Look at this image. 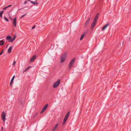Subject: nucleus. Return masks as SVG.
Wrapping results in <instances>:
<instances>
[{
  "label": "nucleus",
  "mask_w": 131,
  "mask_h": 131,
  "mask_svg": "<svg viewBox=\"0 0 131 131\" xmlns=\"http://www.w3.org/2000/svg\"><path fill=\"white\" fill-rule=\"evenodd\" d=\"M67 53L66 52L64 53L60 57V62L62 63L64 62L66 60L67 57Z\"/></svg>",
  "instance_id": "f257e3e1"
},
{
  "label": "nucleus",
  "mask_w": 131,
  "mask_h": 131,
  "mask_svg": "<svg viewBox=\"0 0 131 131\" xmlns=\"http://www.w3.org/2000/svg\"><path fill=\"white\" fill-rule=\"evenodd\" d=\"M60 79H58L57 81L54 83L53 87L54 88H57L60 84Z\"/></svg>",
  "instance_id": "f03ea898"
},
{
  "label": "nucleus",
  "mask_w": 131,
  "mask_h": 131,
  "mask_svg": "<svg viewBox=\"0 0 131 131\" xmlns=\"http://www.w3.org/2000/svg\"><path fill=\"white\" fill-rule=\"evenodd\" d=\"M75 58H73L71 61L69 66V68L70 69L72 66V65L74 64L75 62Z\"/></svg>",
  "instance_id": "7ed1b4c3"
},
{
  "label": "nucleus",
  "mask_w": 131,
  "mask_h": 131,
  "mask_svg": "<svg viewBox=\"0 0 131 131\" xmlns=\"http://www.w3.org/2000/svg\"><path fill=\"white\" fill-rule=\"evenodd\" d=\"M48 106V104H46L42 109L41 111L40 112V114H42L43 112L45 111L47 109Z\"/></svg>",
  "instance_id": "20e7f679"
},
{
  "label": "nucleus",
  "mask_w": 131,
  "mask_h": 131,
  "mask_svg": "<svg viewBox=\"0 0 131 131\" xmlns=\"http://www.w3.org/2000/svg\"><path fill=\"white\" fill-rule=\"evenodd\" d=\"M69 115H66L63 119V121L62 123L63 125H64L65 124L67 121Z\"/></svg>",
  "instance_id": "39448f33"
},
{
  "label": "nucleus",
  "mask_w": 131,
  "mask_h": 131,
  "mask_svg": "<svg viewBox=\"0 0 131 131\" xmlns=\"http://www.w3.org/2000/svg\"><path fill=\"white\" fill-rule=\"evenodd\" d=\"M36 56L34 55L30 59V62L31 63L33 62L36 59Z\"/></svg>",
  "instance_id": "423d86ee"
},
{
  "label": "nucleus",
  "mask_w": 131,
  "mask_h": 131,
  "mask_svg": "<svg viewBox=\"0 0 131 131\" xmlns=\"http://www.w3.org/2000/svg\"><path fill=\"white\" fill-rule=\"evenodd\" d=\"M96 23V22L93 21V23L91 24V29L92 30H93V29Z\"/></svg>",
  "instance_id": "0eeeda50"
},
{
  "label": "nucleus",
  "mask_w": 131,
  "mask_h": 131,
  "mask_svg": "<svg viewBox=\"0 0 131 131\" xmlns=\"http://www.w3.org/2000/svg\"><path fill=\"white\" fill-rule=\"evenodd\" d=\"M99 13H97L96 15L94 20L93 21H94L97 23V20L98 19V17L99 16Z\"/></svg>",
  "instance_id": "6e6552de"
},
{
  "label": "nucleus",
  "mask_w": 131,
  "mask_h": 131,
  "mask_svg": "<svg viewBox=\"0 0 131 131\" xmlns=\"http://www.w3.org/2000/svg\"><path fill=\"white\" fill-rule=\"evenodd\" d=\"M90 18H88L87 20L86 21L84 25V27H86L87 25L89 24V22L90 21Z\"/></svg>",
  "instance_id": "1a4fd4ad"
},
{
  "label": "nucleus",
  "mask_w": 131,
  "mask_h": 131,
  "mask_svg": "<svg viewBox=\"0 0 131 131\" xmlns=\"http://www.w3.org/2000/svg\"><path fill=\"white\" fill-rule=\"evenodd\" d=\"M13 20V23L15 27H16V17H15V18H14V19Z\"/></svg>",
  "instance_id": "9d476101"
},
{
  "label": "nucleus",
  "mask_w": 131,
  "mask_h": 131,
  "mask_svg": "<svg viewBox=\"0 0 131 131\" xmlns=\"http://www.w3.org/2000/svg\"><path fill=\"white\" fill-rule=\"evenodd\" d=\"M109 23H108L106 24L102 28V30H105L106 28V27L108 26L109 25Z\"/></svg>",
  "instance_id": "9b49d317"
},
{
  "label": "nucleus",
  "mask_w": 131,
  "mask_h": 131,
  "mask_svg": "<svg viewBox=\"0 0 131 131\" xmlns=\"http://www.w3.org/2000/svg\"><path fill=\"white\" fill-rule=\"evenodd\" d=\"M6 115H1V119L4 122H5L6 119Z\"/></svg>",
  "instance_id": "f8f14e48"
},
{
  "label": "nucleus",
  "mask_w": 131,
  "mask_h": 131,
  "mask_svg": "<svg viewBox=\"0 0 131 131\" xmlns=\"http://www.w3.org/2000/svg\"><path fill=\"white\" fill-rule=\"evenodd\" d=\"M15 76L14 75L13 76L12 78L10 83V85H11L13 83V81L15 78Z\"/></svg>",
  "instance_id": "ddd939ff"
},
{
  "label": "nucleus",
  "mask_w": 131,
  "mask_h": 131,
  "mask_svg": "<svg viewBox=\"0 0 131 131\" xmlns=\"http://www.w3.org/2000/svg\"><path fill=\"white\" fill-rule=\"evenodd\" d=\"M16 38V36L15 35H14V36L13 38L11 40H9V41L12 42H13L14 40Z\"/></svg>",
  "instance_id": "4468645a"
},
{
  "label": "nucleus",
  "mask_w": 131,
  "mask_h": 131,
  "mask_svg": "<svg viewBox=\"0 0 131 131\" xmlns=\"http://www.w3.org/2000/svg\"><path fill=\"white\" fill-rule=\"evenodd\" d=\"M58 126V124H57L52 129V131H54L57 128Z\"/></svg>",
  "instance_id": "2eb2a0df"
},
{
  "label": "nucleus",
  "mask_w": 131,
  "mask_h": 131,
  "mask_svg": "<svg viewBox=\"0 0 131 131\" xmlns=\"http://www.w3.org/2000/svg\"><path fill=\"white\" fill-rule=\"evenodd\" d=\"M12 48V46H11L10 47L8 48V53H10L11 52Z\"/></svg>",
  "instance_id": "dca6fc26"
},
{
  "label": "nucleus",
  "mask_w": 131,
  "mask_h": 131,
  "mask_svg": "<svg viewBox=\"0 0 131 131\" xmlns=\"http://www.w3.org/2000/svg\"><path fill=\"white\" fill-rule=\"evenodd\" d=\"M4 42H5L3 40L0 41V46H3L4 45Z\"/></svg>",
  "instance_id": "f3484780"
},
{
  "label": "nucleus",
  "mask_w": 131,
  "mask_h": 131,
  "mask_svg": "<svg viewBox=\"0 0 131 131\" xmlns=\"http://www.w3.org/2000/svg\"><path fill=\"white\" fill-rule=\"evenodd\" d=\"M31 67V66H29L27 67L25 69L23 72V73H24L26 71H27Z\"/></svg>",
  "instance_id": "a211bd4d"
},
{
  "label": "nucleus",
  "mask_w": 131,
  "mask_h": 131,
  "mask_svg": "<svg viewBox=\"0 0 131 131\" xmlns=\"http://www.w3.org/2000/svg\"><path fill=\"white\" fill-rule=\"evenodd\" d=\"M12 37L11 36H7L6 38V39L7 40H9L11 39Z\"/></svg>",
  "instance_id": "6ab92c4d"
},
{
  "label": "nucleus",
  "mask_w": 131,
  "mask_h": 131,
  "mask_svg": "<svg viewBox=\"0 0 131 131\" xmlns=\"http://www.w3.org/2000/svg\"><path fill=\"white\" fill-rule=\"evenodd\" d=\"M32 4H38V3L37 2V1H36L35 2H32V1H31L30 2Z\"/></svg>",
  "instance_id": "aec40b11"
},
{
  "label": "nucleus",
  "mask_w": 131,
  "mask_h": 131,
  "mask_svg": "<svg viewBox=\"0 0 131 131\" xmlns=\"http://www.w3.org/2000/svg\"><path fill=\"white\" fill-rule=\"evenodd\" d=\"M4 12V10H2L0 12V17L1 18H2V15Z\"/></svg>",
  "instance_id": "412c9836"
},
{
  "label": "nucleus",
  "mask_w": 131,
  "mask_h": 131,
  "mask_svg": "<svg viewBox=\"0 0 131 131\" xmlns=\"http://www.w3.org/2000/svg\"><path fill=\"white\" fill-rule=\"evenodd\" d=\"M84 34H83L81 35L80 39V40H82L83 39V37H84Z\"/></svg>",
  "instance_id": "4be33fe9"
},
{
  "label": "nucleus",
  "mask_w": 131,
  "mask_h": 131,
  "mask_svg": "<svg viewBox=\"0 0 131 131\" xmlns=\"http://www.w3.org/2000/svg\"><path fill=\"white\" fill-rule=\"evenodd\" d=\"M18 102L21 105H23V102L21 100H19Z\"/></svg>",
  "instance_id": "5701e85b"
},
{
  "label": "nucleus",
  "mask_w": 131,
  "mask_h": 131,
  "mask_svg": "<svg viewBox=\"0 0 131 131\" xmlns=\"http://www.w3.org/2000/svg\"><path fill=\"white\" fill-rule=\"evenodd\" d=\"M12 6V5H9L8 6L6 7H5L4 8H3V10H5V9H6L7 8H8V7H11Z\"/></svg>",
  "instance_id": "b1692460"
},
{
  "label": "nucleus",
  "mask_w": 131,
  "mask_h": 131,
  "mask_svg": "<svg viewBox=\"0 0 131 131\" xmlns=\"http://www.w3.org/2000/svg\"><path fill=\"white\" fill-rule=\"evenodd\" d=\"M4 19L7 21H9V20H8L7 18L5 16H4Z\"/></svg>",
  "instance_id": "393cba45"
},
{
  "label": "nucleus",
  "mask_w": 131,
  "mask_h": 131,
  "mask_svg": "<svg viewBox=\"0 0 131 131\" xmlns=\"http://www.w3.org/2000/svg\"><path fill=\"white\" fill-rule=\"evenodd\" d=\"M4 49H3L0 52V55H1L3 53V51L4 50Z\"/></svg>",
  "instance_id": "a878e982"
},
{
  "label": "nucleus",
  "mask_w": 131,
  "mask_h": 131,
  "mask_svg": "<svg viewBox=\"0 0 131 131\" xmlns=\"http://www.w3.org/2000/svg\"><path fill=\"white\" fill-rule=\"evenodd\" d=\"M27 14V13H26V14H25L21 16V17L20 18H23V17H24Z\"/></svg>",
  "instance_id": "bb28decb"
},
{
  "label": "nucleus",
  "mask_w": 131,
  "mask_h": 131,
  "mask_svg": "<svg viewBox=\"0 0 131 131\" xmlns=\"http://www.w3.org/2000/svg\"><path fill=\"white\" fill-rule=\"evenodd\" d=\"M1 115H6V114L3 111L2 112Z\"/></svg>",
  "instance_id": "cd10ccee"
},
{
  "label": "nucleus",
  "mask_w": 131,
  "mask_h": 131,
  "mask_svg": "<svg viewBox=\"0 0 131 131\" xmlns=\"http://www.w3.org/2000/svg\"><path fill=\"white\" fill-rule=\"evenodd\" d=\"M16 62L15 61H14L13 63V66H14Z\"/></svg>",
  "instance_id": "c85d7f7f"
},
{
  "label": "nucleus",
  "mask_w": 131,
  "mask_h": 131,
  "mask_svg": "<svg viewBox=\"0 0 131 131\" xmlns=\"http://www.w3.org/2000/svg\"><path fill=\"white\" fill-rule=\"evenodd\" d=\"M35 26H36V25H34V26H33L32 28V29H34V28H35Z\"/></svg>",
  "instance_id": "c756f323"
},
{
  "label": "nucleus",
  "mask_w": 131,
  "mask_h": 131,
  "mask_svg": "<svg viewBox=\"0 0 131 131\" xmlns=\"http://www.w3.org/2000/svg\"><path fill=\"white\" fill-rule=\"evenodd\" d=\"M70 113V111H69L66 115H69Z\"/></svg>",
  "instance_id": "7c9ffc66"
},
{
  "label": "nucleus",
  "mask_w": 131,
  "mask_h": 131,
  "mask_svg": "<svg viewBox=\"0 0 131 131\" xmlns=\"http://www.w3.org/2000/svg\"><path fill=\"white\" fill-rule=\"evenodd\" d=\"M27 3V2L26 1H25L24 2V4H26Z\"/></svg>",
  "instance_id": "2f4dec72"
},
{
  "label": "nucleus",
  "mask_w": 131,
  "mask_h": 131,
  "mask_svg": "<svg viewBox=\"0 0 131 131\" xmlns=\"http://www.w3.org/2000/svg\"><path fill=\"white\" fill-rule=\"evenodd\" d=\"M10 19L12 20H13V19L11 17H10Z\"/></svg>",
  "instance_id": "473e14b6"
},
{
  "label": "nucleus",
  "mask_w": 131,
  "mask_h": 131,
  "mask_svg": "<svg viewBox=\"0 0 131 131\" xmlns=\"http://www.w3.org/2000/svg\"><path fill=\"white\" fill-rule=\"evenodd\" d=\"M3 129H4L3 127H2V130H3Z\"/></svg>",
  "instance_id": "72a5a7b5"
},
{
  "label": "nucleus",
  "mask_w": 131,
  "mask_h": 131,
  "mask_svg": "<svg viewBox=\"0 0 131 131\" xmlns=\"http://www.w3.org/2000/svg\"><path fill=\"white\" fill-rule=\"evenodd\" d=\"M35 116H36V115H34V116H33V118H34L35 117Z\"/></svg>",
  "instance_id": "f704fd0d"
},
{
  "label": "nucleus",
  "mask_w": 131,
  "mask_h": 131,
  "mask_svg": "<svg viewBox=\"0 0 131 131\" xmlns=\"http://www.w3.org/2000/svg\"><path fill=\"white\" fill-rule=\"evenodd\" d=\"M8 45H9V44H8L7 45V46H6V47H7V46H8Z\"/></svg>",
  "instance_id": "c9c22d12"
},
{
  "label": "nucleus",
  "mask_w": 131,
  "mask_h": 131,
  "mask_svg": "<svg viewBox=\"0 0 131 131\" xmlns=\"http://www.w3.org/2000/svg\"><path fill=\"white\" fill-rule=\"evenodd\" d=\"M21 9H19V10H20Z\"/></svg>",
  "instance_id": "e433bc0d"
}]
</instances>
